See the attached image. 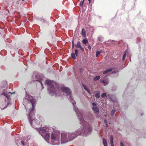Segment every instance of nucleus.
I'll use <instances>...</instances> for the list:
<instances>
[{
    "label": "nucleus",
    "mask_w": 146,
    "mask_h": 146,
    "mask_svg": "<svg viewBox=\"0 0 146 146\" xmlns=\"http://www.w3.org/2000/svg\"><path fill=\"white\" fill-rule=\"evenodd\" d=\"M126 52H127V51H125L123 53V58H122V59L123 60H124L125 59V58Z\"/></svg>",
    "instance_id": "nucleus-18"
},
{
    "label": "nucleus",
    "mask_w": 146,
    "mask_h": 146,
    "mask_svg": "<svg viewBox=\"0 0 146 146\" xmlns=\"http://www.w3.org/2000/svg\"><path fill=\"white\" fill-rule=\"evenodd\" d=\"M102 50H100L99 51H97L96 53V56L98 57V56L101 53Z\"/></svg>",
    "instance_id": "nucleus-22"
},
{
    "label": "nucleus",
    "mask_w": 146,
    "mask_h": 146,
    "mask_svg": "<svg viewBox=\"0 0 146 146\" xmlns=\"http://www.w3.org/2000/svg\"><path fill=\"white\" fill-rule=\"evenodd\" d=\"M83 85V86L84 87V89H85L87 91V92L89 93H90V91L88 89L87 87L86 86H85L84 84H82Z\"/></svg>",
    "instance_id": "nucleus-17"
},
{
    "label": "nucleus",
    "mask_w": 146,
    "mask_h": 146,
    "mask_svg": "<svg viewBox=\"0 0 146 146\" xmlns=\"http://www.w3.org/2000/svg\"><path fill=\"white\" fill-rule=\"evenodd\" d=\"M106 96L108 97V96H106V93H103L101 95V97L102 98H103L104 97Z\"/></svg>",
    "instance_id": "nucleus-25"
},
{
    "label": "nucleus",
    "mask_w": 146,
    "mask_h": 146,
    "mask_svg": "<svg viewBox=\"0 0 146 146\" xmlns=\"http://www.w3.org/2000/svg\"><path fill=\"white\" fill-rule=\"evenodd\" d=\"M21 143L23 145H25L23 141H21Z\"/></svg>",
    "instance_id": "nucleus-35"
},
{
    "label": "nucleus",
    "mask_w": 146,
    "mask_h": 146,
    "mask_svg": "<svg viewBox=\"0 0 146 146\" xmlns=\"http://www.w3.org/2000/svg\"><path fill=\"white\" fill-rule=\"evenodd\" d=\"M35 79H36V80L38 81L41 84L42 89H43V85L42 82L43 78H44L43 77V75L40 73H36L35 74Z\"/></svg>",
    "instance_id": "nucleus-7"
},
{
    "label": "nucleus",
    "mask_w": 146,
    "mask_h": 146,
    "mask_svg": "<svg viewBox=\"0 0 146 146\" xmlns=\"http://www.w3.org/2000/svg\"><path fill=\"white\" fill-rule=\"evenodd\" d=\"M110 142L111 146H114L113 144V138L112 135H111L110 137Z\"/></svg>",
    "instance_id": "nucleus-13"
},
{
    "label": "nucleus",
    "mask_w": 146,
    "mask_h": 146,
    "mask_svg": "<svg viewBox=\"0 0 146 146\" xmlns=\"http://www.w3.org/2000/svg\"><path fill=\"white\" fill-rule=\"evenodd\" d=\"M85 0H83L82 1L80 2V3L79 5L80 6L82 7L83 4L84 3V1Z\"/></svg>",
    "instance_id": "nucleus-24"
},
{
    "label": "nucleus",
    "mask_w": 146,
    "mask_h": 146,
    "mask_svg": "<svg viewBox=\"0 0 146 146\" xmlns=\"http://www.w3.org/2000/svg\"><path fill=\"white\" fill-rule=\"evenodd\" d=\"M30 139V137H28L27 138V141H28Z\"/></svg>",
    "instance_id": "nucleus-33"
},
{
    "label": "nucleus",
    "mask_w": 146,
    "mask_h": 146,
    "mask_svg": "<svg viewBox=\"0 0 146 146\" xmlns=\"http://www.w3.org/2000/svg\"><path fill=\"white\" fill-rule=\"evenodd\" d=\"M95 96L97 98H99L100 97V93L99 92L96 91L95 92Z\"/></svg>",
    "instance_id": "nucleus-14"
},
{
    "label": "nucleus",
    "mask_w": 146,
    "mask_h": 146,
    "mask_svg": "<svg viewBox=\"0 0 146 146\" xmlns=\"http://www.w3.org/2000/svg\"><path fill=\"white\" fill-rule=\"evenodd\" d=\"M113 69V68H110L107 69L103 72V74H106L108 72H111Z\"/></svg>",
    "instance_id": "nucleus-11"
},
{
    "label": "nucleus",
    "mask_w": 146,
    "mask_h": 146,
    "mask_svg": "<svg viewBox=\"0 0 146 146\" xmlns=\"http://www.w3.org/2000/svg\"><path fill=\"white\" fill-rule=\"evenodd\" d=\"M81 34L84 37H86V31L85 29H83L82 30V32Z\"/></svg>",
    "instance_id": "nucleus-12"
},
{
    "label": "nucleus",
    "mask_w": 146,
    "mask_h": 146,
    "mask_svg": "<svg viewBox=\"0 0 146 146\" xmlns=\"http://www.w3.org/2000/svg\"><path fill=\"white\" fill-rule=\"evenodd\" d=\"M49 132H48L46 133L44 135H43V136H42L44 139L46 141L49 139L50 137V133Z\"/></svg>",
    "instance_id": "nucleus-9"
},
{
    "label": "nucleus",
    "mask_w": 146,
    "mask_h": 146,
    "mask_svg": "<svg viewBox=\"0 0 146 146\" xmlns=\"http://www.w3.org/2000/svg\"><path fill=\"white\" fill-rule=\"evenodd\" d=\"M92 0H88V1H89V3H90V1H91Z\"/></svg>",
    "instance_id": "nucleus-38"
},
{
    "label": "nucleus",
    "mask_w": 146,
    "mask_h": 146,
    "mask_svg": "<svg viewBox=\"0 0 146 146\" xmlns=\"http://www.w3.org/2000/svg\"><path fill=\"white\" fill-rule=\"evenodd\" d=\"M37 130L42 136H43V134L45 133L52 131L51 129L47 126L44 127L40 129H37Z\"/></svg>",
    "instance_id": "nucleus-4"
},
{
    "label": "nucleus",
    "mask_w": 146,
    "mask_h": 146,
    "mask_svg": "<svg viewBox=\"0 0 146 146\" xmlns=\"http://www.w3.org/2000/svg\"><path fill=\"white\" fill-rule=\"evenodd\" d=\"M82 43L84 44H86L88 43L87 39H84L82 40Z\"/></svg>",
    "instance_id": "nucleus-19"
},
{
    "label": "nucleus",
    "mask_w": 146,
    "mask_h": 146,
    "mask_svg": "<svg viewBox=\"0 0 146 146\" xmlns=\"http://www.w3.org/2000/svg\"><path fill=\"white\" fill-rule=\"evenodd\" d=\"M92 108L94 112L96 113H99V108L97 106H93Z\"/></svg>",
    "instance_id": "nucleus-10"
},
{
    "label": "nucleus",
    "mask_w": 146,
    "mask_h": 146,
    "mask_svg": "<svg viewBox=\"0 0 146 146\" xmlns=\"http://www.w3.org/2000/svg\"><path fill=\"white\" fill-rule=\"evenodd\" d=\"M101 82L102 83L104 86H106L109 83V80L105 78H101L100 79Z\"/></svg>",
    "instance_id": "nucleus-8"
},
{
    "label": "nucleus",
    "mask_w": 146,
    "mask_h": 146,
    "mask_svg": "<svg viewBox=\"0 0 146 146\" xmlns=\"http://www.w3.org/2000/svg\"><path fill=\"white\" fill-rule=\"evenodd\" d=\"M107 96L109 98L110 101H112L114 103L113 106L114 108H115V107H118L119 104L117 102V100L115 96L114 95L110 94L108 95Z\"/></svg>",
    "instance_id": "nucleus-6"
},
{
    "label": "nucleus",
    "mask_w": 146,
    "mask_h": 146,
    "mask_svg": "<svg viewBox=\"0 0 146 146\" xmlns=\"http://www.w3.org/2000/svg\"><path fill=\"white\" fill-rule=\"evenodd\" d=\"M9 88H7L3 90L0 93V96L1 97L3 96H4L8 100L9 98V97L10 95L12 94L13 93H11L9 90Z\"/></svg>",
    "instance_id": "nucleus-5"
},
{
    "label": "nucleus",
    "mask_w": 146,
    "mask_h": 146,
    "mask_svg": "<svg viewBox=\"0 0 146 146\" xmlns=\"http://www.w3.org/2000/svg\"><path fill=\"white\" fill-rule=\"evenodd\" d=\"M35 103L36 100L34 98L26 92L25 98L23 99V104L26 110L27 108L29 109V106L32 107L29 109L28 118L30 124L33 127L39 123L38 120L35 119L33 110L35 108Z\"/></svg>",
    "instance_id": "nucleus-2"
},
{
    "label": "nucleus",
    "mask_w": 146,
    "mask_h": 146,
    "mask_svg": "<svg viewBox=\"0 0 146 146\" xmlns=\"http://www.w3.org/2000/svg\"><path fill=\"white\" fill-rule=\"evenodd\" d=\"M6 107H7V106H6L4 107V108H3V109H4V108H6Z\"/></svg>",
    "instance_id": "nucleus-39"
},
{
    "label": "nucleus",
    "mask_w": 146,
    "mask_h": 146,
    "mask_svg": "<svg viewBox=\"0 0 146 146\" xmlns=\"http://www.w3.org/2000/svg\"><path fill=\"white\" fill-rule=\"evenodd\" d=\"M80 70L81 72H82L83 71V70L82 68H80Z\"/></svg>",
    "instance_id": "nucleus-37"
},
{
    "label": "nucleus",
    "mask_w": 146,
    "mask_h": 146,
    "mask_svg": "<svg viewBox=\"0 0 146 146\" xmlns=\"http://www.w3.org/2000/svg\"><path fill=\"white\" fill-rule=\"evenodd\" d=\"M9 104V102H7V105H8Z\"/></svg>",
    "instance_id": "nucleus-40"
},
{
    "label": "nucleus",
    "mask_w": 146,
    "mask_h": 146,
    "mask_svg": "<svg viewBox=\"0 0 146 146\" xmlns=\"http://www.w3.org/2000/svg\"><path fill=\"white\" fill-rule=\"evenodd\" d=\"M116 111V110H113L111 111V116H113Z\"/></svg>",
    "instance_id": "nucleus-23"
},
{
    "label": "nucleus",
    "mask_w": 146,
    "mask_h": 146,
    "mask_svg": "<svg viewBox=\"0 0 146 146\" xmlns=\"http://www.w3.org/2000/svg\"><path fill=\"white\" fill-rule=\"evenodd\" d=\"M76 55L74 53H72L71 54V57H72L74 59H75L76 58Z\"/></svg>",
    "instance_id": "nucleus-21"
},
{
    "label": "nucleus",
    "mask_w": 146,
    "mask_h": 146,
    "mask_svg": "<svg viewBox=\"0 0 146 146\" xmlns=\"http://www.w3.org/2000/svg\"><path fill=\"white\" fill-rule=\"evenodd\" d=\"M103 143L104 146H108L107 141L106 140L104 139H103Z\"/></svg>",
    "instance_id": "nucleus-15"
},
{
    "label": "nucleus",
    "mask_w": 146,
    "mask_h": 146,
    "mask_svg": "<svg viewBox=\"0 0 146 146\" xmlns=\"http://www.w3.org/2000/svg\"><path fill=\"white\" fill-rule=\"evenodd\" d=\"M118 72V70H115V71L113 70L112 72V73H116Z\"/></svg>",
    "instance_id": "nucleus-28"
},
{
    "label": "nucleus",
    "mask_w": 146,
    "mask_h": 146,
    "mask_svg": "<svg viewBox=\"0 0 146 146\" xmlns=\"http://www.w3.org/2000/svg\"><path fill=\"white\" fill-rule=\"evenodd\" d=\"M60 132L59 131L52 133L51 143L52 145H59L60 144Z\"/></svg>",
    "instance_id": "nucleus-3"
},
{
    "label": "nucleus",
    "mask_w": 146,
    "mask_h": 146,
    "mask_svg": "<svg viewBox=\"0 0 146 146\" xmlns=\"http://www.w3.org/2000/svg\"><path fill=\"white\" fill-rule=\"evenodd\" d=\"M75 54L76 56H78V50L77 49H75Z\"/></svg>",
    "instance_id": "nucleus-26"
},
{
    "label": "nucleus",
    "mask_w": 146,
    "mask_h": 146,
    "mask_svg": "<svg viewBox=\"0 0 146 146\" xmlns=\"http://www.w3.org/2000/svg\"><path fill=\"white\" fill-rule=\"evenodd\" d=\"M92 105L94 106H96V104L95 102H93L92 103Z\"/></svg>",
    "instance_id": "nucleus-32"
},
{
    "label": "nucleus",
    "mask_w": 146,
    "mask_h": 146,
    "mask_svg": "<svg viewBox=\"0 0 146 146\" xmlns=\"http://www.w3.org/2000/svg\"><path fill=\"white\" fill-rule=\"evenodd\" d=\"M72 48L73 49L74 47V42L73 41L72 42Z\"/></svg>",
    "instance_id": "nucleus-30"
},
{
    "label": "nucleus",
    "mask_w": 146,
    "mask_h": 146,
    "mask_svg": "<svg viewBox=\"0 0 146 146\" xmlns=\"http://www.w3.org/2000/svg\"><path fill=\"white\" fill-rule=\"evenodd\" d=\"M47 85L48 90L51 96L58 95L62 96L65 93L67 96V98L72 103L74 109L80 121V124L81 125L80 128L74 132L72 133L63 132L61 133V143H64L71 141L75 139L80 134L86 136L89 135L92 132V128L90 125L84 121L82 114L83 111L82 110H79L76 107L75 101L73 100L71 92L70 89L67 87L62 86L61 87L56 84L53 81L47 80L45 81Z\"/></svg>",
    "instance_id": "nucleus-1"
},
{
    "label": "nucleus",
    "mask_w": 146,
    "mask_h": 146,
    "mask_svg": "<svg viewBox=\"0 0 146 146\" xmlns=\"http://www.w3.org/2000/svg\"><path fill=\"white\" fill-rule=\"evenodd\" d=\"M88 48L89 50H90L91 49V47L90 45L88 46Z\"/></svg>",
    "instance_id": "nucleus-36"
},
{
    "label": "nucleus",
    "mask_w": 146,
    "mask_h": 146,
    "mask_svg": "<svg viewBox=\"0 0 146 146\" xmlns=\"http://www.w3.org/2000/svg\"><path fill=\"white\" fill-rule=\"evenodd\" d=\"M120 144L121 146H124L123 143L122 142H120Z\"/></svg>",
    "instance_id": "nucleus-34"
},
{
    "label": "nucleus",
    "mask_w": 146,
    "mask_h": 146,
    "mask_svg": "<svg viewBox=\"0 0 146 146\" xmlns=\"http://www.w3.org/2000/svg\"><path fill=\"white\" fill-rule=\"evenodd\" d=\"M81 46L80 45V42H78L77 44L75 45V47L76 48H79Z\"/></svg>",
    "instance_id": "nucleus-16"
},
{
    "label": "nucleus",
    "mask_w": 146,
    "mask_h": 146,
    "mask_svg": "<svg viewBox=\"0 0 146 146\" xmlns=\"http://www.w3.org/2000/svg\"><path fill=\"white\" fill-rule=\"evenodd\" d=\"M100 78V76H98L95 77L94 78V81H97L99 80Z\"/></svg>",
    "instance_id": "nucleus-20"
},
{
    "label": "nucleus",
    "mask_w": 146,
    "mask_h": 146,
    "mask_svg": "<svg viewBox=\"0 0 146 146\" xmlns=\"http://www.w3.org/2000/svg\"><path fill=\"white\" fill-rule=\"evenodd\" d=\"M90 31H91L92 34H93V33H94L93 31H94V29H93V28L92 27H91L90 28Z\"/></svg>",
    "instance_id": "nucleus-27"
},
{
    "label": "nucleus",
    "mask_w": 146,
    "mask_h": 146,
    "mask_svg": "<svg viewBox=\"0 0 146 146\" xmlns=\"http://www.w3.org/2000/svg\"><path fill=\"white\" fill-rule=\"evenodd\" d=\"M104 122L106 123V126L107 127V120L106 119H105L104 120Z\"/></svg>",
    "instance_id": "nucleus-31"
},
{
    "label": "nucleus",
    "mask_w": 146,
    "mask_h": 146,
    "mask_svg": "<svg viewBox=\"0 0 146 146\" xmlns=\"http://www.w3.org/2000/svg\"><path fill=\"white\" fill-rule=\"evenodd\" d=\"M79 48L80 49V50L82 51H84V48L82 47L81 46Z\"/></svg>",
    "instance_id": "nucleus-29"
},
{
    "label": "nucleus",
    "mask_w": 146,
    "mask_h": 146,
    "mask_svg": "<svg viewBox=\"0 0 146 146\" xmlns=\"http://www.w3.org/2000/svg\"><path fill=\"white\" fill-rule=\"evenodd\" d=\"M5 102H6V99H5Z\"/></svg>",
    "instance_id": "nucleus-41"
}]
</instances>
